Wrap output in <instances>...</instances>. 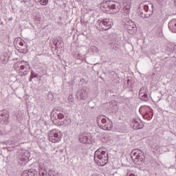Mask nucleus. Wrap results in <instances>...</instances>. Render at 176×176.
I'll use <instances>...</instances> for the list:
<instances>
[{"label":"nucleus","mask_w":176,"mask_h":176,"mask_svg":"<svg viewBox=\"0 0 176 176\" xmlns=\"http://www.w3.org/2000/svg\"><path fill=\"white\" fill-rule=\"evenodd\" d=\"M146 87H142L140 88L139 91V98L142 101H149V96H148V94Z\"/></svg>","instance_id":"10"},{"label":"nucleus","mask_w":176,"mask_h":176,"mask_svg":"<svg viewBox=\"0 0 176 176\" xmlns=\"http://www.w3.org/2000/svg\"><path fill=\"white\" fill-rule=\"evenodd\" d=\"M131 157L135 164H142V163L145 162V155H144V153L138 148L132 151Z\"/></svg>","instance_id":"3"},{"label":"nucleus","mask_w":176,"mask_h":176,"mask_svg":"<svg viewBox=\"0 0 176 176\" xmlns=\"http://www.w3.org/2000/svg\"><path fill=\"white\" fill-rule=\"evenodd\" d=\"M63 124V126H69L71 124V119L66 118L63 122H61V125Z\"/></svg>","instance_id":"19"},{"label":"nucleus","mask_w":176,"mask_h":176,"mask_svg":"<svg viewBox=\"0 0 176 176\" xmlns=\"http://www.w3.org/2000/svg\"><path fill=\"white\" fill-rule=\"evenodd\" d=\"M168 27L170 31H171V32L175 33L176 32V20L175 19L171 20L168 23Z\"/></svg>","instance_id":"13"},{"label":"nucleus","mask_w":176,"mask_h":176,"mask_svg":"<svg viewBox=\"0 0 176 176\" xmlns=\"http://www.w3.org/2000/svg\"><path fill=\"white\" fill-rule=\"evenodd\" d=\"M3 117L1 120L2 124H9V111H5L1 113Z\"/></svg>","instance_id":"12"},{"label":"nucleus","mask_w":176,"mask_h":176,"mask_svg":"<svg viewBox=\"0 0 176 176\" xmlns=\"http://www.w3.org/2000/svg\"><path fill=\"white\" fill-rule=\"evenodd\" d=\"M21 62L16 63L14 65V68L15 71H20V66H21Z\"/></svg>","instance_id":"20"},{"label":"nucleus","mask_w":176,"mask_h":176,"mask_svg":"<svg viewBox=\"0 0 176 176\" xmlns=\"http://www.w3.org/2000/svg\"><path fill=\"white\" fill-rule=\"evenodd\" d=\"M152 118H153V112H152L151 108H148V111H146L144 118L147 120H151Z\"/></svg>","instance_id":"15"},{"label":"nucleus","mask_w":176,"mask_h":176,"mask_svg":"<svg viewBox=\"0 0 176 176\" xmlns=\"http://www.w3.org/2000/svg\"><path fill=\"white\" fill-rule=\"evenodd\" d=\"M31 74H32V75H35V72L34 71H32Z\"/></svg>","instance_id":"32"},{"label":"nucleus","mask_w":176,"mask_h":176,"mask_svg":"<svg viewBox=\"0 0 176 176\" xmlns=\"http://www.w3.org/2000/svg\"><path fill=\"white\" fill-rule=\"evenodd\" d=\"M138 12L142 19H149L153 12V5L149 3V1H143L139 5Z\"/></svg>","instance_id":"1"},{"label":"nucleus","mask_w":176,"mask_h":176,"mask_svg":"<svg viewBox=\"0 0 176 176\" xmlns=\"http://www.w3.org/2000/svg\"><path fill=\"white\" fill-rule=\"evenodd\" d=\"M54 174H55V173H54V171H53V170H52V169H50L49 171H48V175H50V176H53V175H54Z\"/></svg>","instance_id":"24"},{"label":"nucleus","mask_w":176,"mask_h":176,"mask_svg":"<svg viewBox=\"0 0 176 176\" xmlns=\"http://www.w3.org/2000/svg\"><path fill=\"white\" fill-rule=\"evenodd\" d=\"M158 3H162V2H163L164 0H157Z\"/></svg>","instance_id":"31"},{"label":"nucleus","mask_w":176,"mask_h":176,"mask_svg":"<svg viewBox=\"0 0 176 176\" xmlns=\"http://www.w3.org/2000/svg\"><path fill=\"white\" fill-rule=\"evenodd\" d=\"M174 5L176 7V0H174Z\"/></svg>","instance_id":"35"},{"label":"nucleus","mask_w":176,"mask_h":176,"mask_svg":"<svg viewBox=\"0 0 176 176\" xmlns=\"http://www.w3.org/2000/svg\"><path fill=\"white\" fill-rule=\"evenodd\" d=\"M22 64H23V63L21 62L20 69H22V71H23V70L25 69V66H24V65H22Z\"/></svg>","instance_id":"25"},{"label":"nucleus","mask_w":176,"mask_h":176,"mask_svg":"<svg viewBox=\"0 0 176 176\" xmlns=\"http://www.w3.org/2000/svg\"><path fill=\"white\" fill-rule=\"evenodd\" d=\"M77 96L80 100H86L87 98V91L83 89H80V91L77 94Z\"/></svg>","instance_id":"14"},{"label":"nucleus","mask_w":176,"mask_h":176,"mask_svg":"<svg viewBox=\"0 0 176 176\" xmlns=\"http://www.w3.org/2000/svg\"><path fill=\"white\" fill-rule=\"evenodd\" d=\"M147 23H151V24H156V21L153 19H148Z\"/></svg>","instance_id":"23"},{"label":"nucleus","mask_w":176,"mask_h":176,"mask_svg":"<svg viewBox=\"0 0 176 176\" xmlns=\"http://www.w3.org/2000/svg\"><path fill=\"white\" fill-rule=\"evenodd\" d=\"M126 176H137V175H135V174L134 173H127Z\"/></svg>","instance_id":"30"},{"label":"nucleus","mask_w":176,"mask_h":176,"mask_svg":"<svg viewBox=\"0 0 176 176\" xmlns=\"http://www.w3.org/2000/svg\"><path fill=\"white\" fill-rule=\"evenodd\" d=\"M124 12L126 14H129V13H130V7H124Z\"/></svg>","instance_id":"22"},{"label":"nucleus","mask_w":176,"mask_h":176,"mask_svg":"<svg viewBox=\"0 0 176 176\" xmlns=\"http://www.w3.org/2000/svg\"><path fill=\"white\" fill-rule=\"evenodd\" d=\"M21 176H47V172L46 170H44L38 172V174L36 169L31 168L24 170L22 173Z\"/></svg>","instance_id":"8"},{"label":"nucleus","mask_w":176,"mask_h":176,"mask_svg":"<svg viewBox=\"0 0 176 176\" xmlns=\"http://www.w3.org/2000/svg\"><path fill=\"white\" fill-rule=\"evenodd\" d=\"M133 127L135 130H140V129H144V124L139 122L137 120H134Z\"/></svg>","instance_id":"16"},{"label":"nucleus","mask_w":176,"mask_h":176,"mask_svg":"<svg viewBox=\"0 0 176 176\" xmlns=\"http://www.w3.org/2000/svg\"><path fill=\"white\" fill-rule=\"evenodd\" d=\"M53 42L55 45H57V43H56V40H53Z\"/></svg>","instance_id":"34"},{"label":"nucleus","mask_w":176,"mask_h":176,"mask_svg":"<svg viewBox=\"0 0 176 176\" xmlns=\"http://www.w3.org/2000/svg\"><path fill=\"white\" fill-rule=\"evenodd\" d=\"M83 156H85V155H86V153L85 152H82Z\"/></svg>","instance_id":"36"},{"label":"nucleus","mask_w":176,"mask_h":176,"mask_svg":"<svg viewBox=\"0 0 176 176\" xmlns=\"http://www.w3.org/2000/svg\"><path fill=\"white\" fill-rule=\"evenodd\" d=\"M34 1L37 3H40L41 5H43V6H46V5H47V3L49 2V0H34Z\"/></svg>","instance_id":"18"},{"label":"nucleus","mask_w":176,"mask_h":176,"mask_svg":"<svg viewBox=\"0 0 176 176\" xmlns=\"http://www.w3.org/2000/svg\"><path fill=\"white\" fill-rule=\"evenodd\" d=\"M63 138V132L58 129H52L48 133V140L50 142H60Z\"/></svg>","instance_id":"6"},{"label":"nucleus","mask_w":176,"mask_h":176,"mask_svg":"<svg viewBox=\"0 0 176 176\" xmlns=\"http://www.w3.org/2000/svg\"><path fill=\"white\" fill-rule=\"evenodd\" d=\"M64 118H65L64 112L58 110V108L54 109L51 113V119L56 126H61L62 124L60 122V120H63Z\"/></svg>","instance_id":"5"},{"label":"nucleus","mask_w":176,"mask_h":176,"mask_svg":"<svg viewBox=\"0 0 176 176\" xmlns=\"http://www.w3.org/2000/svg\"><path fill=\"white\" fill-rule=\"evenodd\" d=\"M100 9L102 12L113 10L111 13H118L119 12V8H116V5L113 4V2L111 1L100 3Z\"/></svg>","instance_id":"7"},{"label":"nucleus","mask_w":176,"mask_h":176,"mask_svg":"<svg viewBox=\"0 0 176 176\" xmlns=\"http://www.w3.org/2000/svg\"><path fill=\"white\" fill-rule=\"evenodd\" d=\"M97 28H99V31H108V30H111L112 28V25H113V22L111 19H98L97 21Z\"/></svg>","instance_id":"4"},{"label":"nucleus","mask_w":176,"mask_h":176,"mask_svg":"<svg viewBox=\"0 0 176 176\" xmlns=\"http://www.w3.org/2000/svg\"><path fill=\"white\" fill-rule=\"evenodd\" d=\"M104 118V115H100L97 116L96 118V123L98 126L100 127V129H102V130H105L107 131H111L112 129H113V124H112V122H109L107 124L102 125L101 124V121Z\"/></svg>","instance_id":"9"},{"label":"nucleus","mask_w":176,"mask_h":176,"mask_svg":"<svg viewBox=\"0 0 176 176\" xmlns=\"http://www.w3.org/2000/svg\"><path fill=\"white\" fill-rule=\"evenodd\" d=\"M45 164L40 163L38 164V172L45 170Z\"/></svg>","instance_id":"21"},{"label":"nucleus","mask_w":176,"mask_h":176,"mask_svg":"<svg viewBox=\"0 0 176 176\" xmlns=\"http://www.w3.org/2000/svg\"><path fill=\"white\" fill-rule=\"evenodd\" d=\"M116 83H119V81H116Z\"/></svg>","instance_id":"37"},{"label":"nucleus","mask_w":176,"mask_h":176,"mask_svg":"<svg viewBox=\"0 0 176 176\" xmlns=\"http://www.w3.org/2000/svg\"><path fill=\"white\" fill-rule=\"evenodd\" d=\"M58 175H60L58 174V173H56L55 175H54V174L53 175V176H58Z\"/></svg>","instance_id":"33"},{"label":"nucleus","mask_w":176,"mask_h":176,"mask_svg":"<svg viewBox=\"0 0 176 176\" xmlns=\"http://www.w3.org/2000/svg\"><path fill=\"white\" fill-rule=\"evenodd\" d=\"M17 43H19V46H24V43L23 42V40H21V38H15L14 41V44L17 45Z\"/></svg>","instance_id":"17"},{"label":"nucleus","mask_w":176,"mask_h":176,"mask_svg":"<svg viewBox=\"0 0 176 176\" xmlns=\"http://www.w3.org/2000/svg\"><path fill=\"white\" fill-rule=\"evenodd\" d=\"M28 74H30V71H25V72H23L24 76H25V75H28Z\"/></svg>","instance_id":"29"},{"label":"nucleus","mask_w":176,"mask_h":176,"mask_svg":"<svg viewBox=\"0 0 176 176\" xmlns=\"http://www.w3.org/2000/svg\"><path fill=\"white\" fill-rule=\"evenodd\" d=\"M101 123H102V124H105V123H107V119L103 118V119L101 120Z\"/></svg>","instance_id":"27"},{"label":"nucleus","mask_w":176,"mask_h":176,"mask_svg":"<svg viewBox=\"0 0 176 176\" xmlns=\"http://www.w3.org/2000/svg\"><path fill=\"white\" fill-rule=\"evenodd\" d=\"M80 23H81L82 25H85V24H86V21H85V19H81Z\"/></svg>","instance_id":"26"},{"label":"nucleus","mask_w":176,"mask_h":176,"mask_svg":"<svg viewBox=\"0 0 176 176\" xmlns=\"http://www.w3.org/2000/svg\"><path fill=\"white\" fill-rule=\"evenodd\" d=\"M94 159L98 166H105L108 163V153L101 148H98L94 153Z\"/></svg>","instance_id":"2"},{"label":"nucleus","mask_w":176,"mask_h":176,"mask_svg":"<svg viewBox=\"0 0 176 176\" xmlns=\"http://www.w3.org/2000/svg\"><path fill=\"white\" fill-rule=\"evenodd\" d=\"M34 78H38V74H35L34 76L31 75L30 80H31V79H34Z\"/></svg>","instance_id":"28"},{"label":"nucleus","mask_w":176,"mask_h":176,"mask_svg":"<svg viewBox=\"0 0 176 176\" xmlns=\"http://www.w3.org/2000/svg\"><path fill=\"white\" fill-rule=\"evenodd\" d=\"M79 141L81 144H91V139H90L86 133L80 135Z\"/></svg>","instance_id":"11"}]
</instances>
